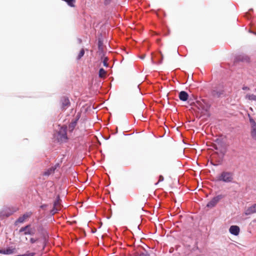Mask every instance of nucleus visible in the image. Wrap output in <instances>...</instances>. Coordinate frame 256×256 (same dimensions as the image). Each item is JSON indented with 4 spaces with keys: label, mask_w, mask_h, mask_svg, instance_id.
<instances>
[{
    "label": "nucleus",
    "mask_w": 256,
    "mask_h": 256,
    "mask_svg": "<svg viewBox=\"0 0 256 256\" xmlns=\"http://www.w3.org/2000/svg\"><path fill=\"white\" fill-rule=\"evenodd\" d=\"M216 180L226 183L231 182L234 180V174L230 172L224 171L216 177Z\"/></svg>",
    "instance_id": "obj_1"
},
{
    "label": "nucleus",
    "mask_w": 256,
    "mask_h": 256,
    "mask_svg": "<svg viewBox=\"0 0 256 256\" xmlns=\"http://www.w3.org/2000/svg\"><path fill=\"white\" fill-rule=\"evenodd\" d=\"M67 126H61L58 132L57 138L62 142H66L68 139L67 136Z\"/></svg>",
    "instance_id": "obj_2"
},
{
    "label": "nucleus",
    "mask_w": 256,
    "mask_h": 256,
    "mask_svg": "<svg viewBox=\"0 0 256 256\" xmlns=\"http://www.w3.org/2000/svg\"><path fill=\"white\" fill-rule=\"evenodd\" d=\"M249 118V121L250 124V134L252 138L256 140V122L250 116L248 115Z\"/></svg>",
    "instance_id": "obj_3"
},
{
    "label": "nucleus",
    "mask_w": 256,
    "mask_h": 256,
    "mask_svg": "<svg viewBox=\"0 0 256 256\" xmlns=\"http://www.w3.org/2000/svg\"><path fill=\"white\" fill-rule=\"evenodd\" d=\"M24 232V235H34V230L31 228L30 224H28L22 227L19 230V233Z\"/></svg>",
    "instance_id": "obj_4"
},
{
    "label": "nucleus",
    "mask_w": 256,
    "mask_h": 256,
    "mask_svg": "<svg viewBox=\"0 0 256 256\" xmlns=\"http://www.w3.org/2000/svg\"><path fill=\"white\" fill-rule=\"evenodd\" d=\"M30 242L32 244L36 242H39L40 244V246H42L43 249L46 244V238L45 236L36 238H31L30 240Z\"/></svg>",
    "instance_id": "obj_5"
},
{
    "label": "nucleus",
    "mask_w": 256,
    "mask_h": 256,
    "mask_svg": "<svg viewBox=\"0 0 256 256\" xmlns=\"http://www.w3.org/2000/svg\"><path fill=\"white\" fill-rule=\"evenodd\" d=\"M60 102L62 110H65L70 106V104L68 98L66 96L62 97L60 99Z\"/></svg>",
    "instance_id": "obj_6"
},
{
    "label": "nucleus",
    "mask_w": 256,
    "mask_h": 256,
    "mask_svg": "<svg viewBox=\"0 0 256 256\" xmlns=\"http://www.w3.org/2000/svg\"><path fill=\"white\" fill-rule=\"evenodd\" d=\"M80 118V114H78L76 118L72 120L70 123L69 124L68 126V130L69 132H73L74 129L75 128L76 126L77 125L78 121V120L79 118Z\"/></svg>",
    "instance_id": "obj_7"
},
{
    "label": "nucleus",
    "mask_w": 256,
    "mask_h": 256,
    "mask_svg": "<svg viewBox=\"0 0 256 256\" xmlns=\"http://www.w3.org/2000/svg\"><path fill=\"white\" fill-rule=\"evenodd\" d=\"M61 208L60 200L59 196H58L56 200H55L54 204V207L51 211V213L52 214H56L58 211L60 210Z\"/></svg>",
    "instance_id": "obj_8"
},
{
    "label": "nucleus",
    "mask_w": 256,
    "mask_h": 256,
    "mask_svg": "<svg viewBox=\"0 0 256 256\" xmlns=\"http://www.w3.org/2000/svg\"><path fill=\"white\" fill-rule=\"evenodd\" d=\"M32 214L31 212H26L22 216H20L14 222L15 225H17L19 223L24 222L27 219L30 218Z\"/></svg>",
    "instance_id": "obj_9"
},
{
    "label": "nucleus",
    "mask_w": 256,
    "mask_h": 256,
    "mask_svg": "<svg viewBox=\"0 0 256 256\" xmlns=\"http://www.w3.org/2000/svg\"><path fill=\"white\" fill-rule=\"evenodd\" d=\"M222 198L223 196L222 195H218L216 196H215L208 203L206 206L208 208H212Z\"/></svg>",
    "instance_id": "obj_10"
},
{
    "label": "nucleus",
    "mask_w": 256,
    "mask_h": 256,
    "mask_svg": "<svg viewBox=\"0 0 256 256\" xmlns=\"http://www.w3.org/2000/svg\"><path fill=\"white\" fill-rule=\"evenodd\" d=\"M256 213V203L248 207L244 210V214L246 216H249Z\"/></svg>",
    "instance_id": "obj_11"
},
{
    "label": "nucleus",
    "mask_w": 256,
    "mask_h": 256,
    "mask_svg": "<svg viewBox=\"0 0 256 256\" xmlns=\"http://www.w3.org/2000/svg\"><path fill=\"white\" fill-rule=\"evenodd\" d=\"M229 231L231 234L238 236L240 233V229L237 226H232L229 229Z\"/></svg>",
    "instance_id": "obj_12"
},
{
    "label": "nucleus",
    "mask_w": 256,
    "mask_h": 256,
    "mask_svg": "<svg viewBox=\"0 0 256 256\" xmlns=\"http://www.w3.org/2000/svg\"><path fill=\"white\" fill-rule=\"evenodd\" d=\"M236 61L249 62L250 61V58L248 56L240 55V56H238L236 58Z\"/></svg>",
    "instance_id": "obj_13"
},
{
    "label": "nucleus",
    "mask_w": 256,
    "mask_h": 256,
    "mask_svg": "<svg viewBox=\"0 0 256 256\" xmlns=\"http://www.w3.org/2000/svg\"><path fill=\"white\" fill-rule=\"evenodd\" d=\"M188 97V93L184 91H182L179 94V98L182 101H186Z\"/></svg>",
    "instance_id": "obj_14"
},
{
    "label": "nucleus",
    "mask_w": 256,
    "mask_h": 256,
    "mask_svg": "<svg viewBox=\"0 0 256 256\" xmlns=\"http://www.w3.org/2000/svg\"><path fill=\"white\" fill-rule=\"evenodd\" d=\"M56 169V166H52L50 168L48 169L46 171L44 172V175L46 176H48L52 174H53Z\"/></svg>",
    "instance_id": "obj_15"
},
{
    "label": "nucleus",
    "mask_w": 256,
    "mask_h": 256,
    "mask_svg": "<svg viewBox=\"0 0 256 256\" xmlns=\"http://www.w3.org/2000/svg\"><path fill=\"white\" fill-rule=\"evenodd\" d=\"M195 106L198 108L199 110H206L204 104L200 101H196Z\"/></svg>",
    "instance_id": "obj_16"
},
{
    "label": "nucleus",
    "mask_w": 256,
    "mask_h": 256,
    "mask_svg": "<svg viewBox=\"0 0 256 256\" xmlns=\"http://www.w3.org/2000/svg\"><path fill=\"white\" fill-rule=\"evenodd\" d=\"M132 256H150V255L145 250L144 252H135Z\"/></svg>",
    "instance_id": "obj_17"
},
{
    "label": "nucleus",
    "mask_w": 256,
    "mask_h": 256,
    "mask_svg": "<svg viewBox=\"0 0 256 256\" xmlns=\"http://www.w3.org/2000/svg\"><path fill=\"white\" fill-rule=\"evenodd\" d=\"M98 74H99V76L100 78H104L106 76V72L105 71V70L104 68H100V70H99Z\"/></svg>",
    "instance_id": "obj_18"
},
{
    "label": "nucleus",
    "mask_w": 256,
    "mask_h": 256,
    "mask_svg": "<svg viewBox=\"0 0 256 256\" xmlns=\"http://www.w3.org/2000/svg\"><path fill=\"white\" fill-rule=\"evenodd\" d=\"M68 6L71 7H74V3L76 2V0H64Z\"/></svg>",
    "instance_id": "obj_19"
},
{
    "label": "nucleus",
    "mask_w": 256,
    "mask_h": 256,
    "mask_svg": "<svg viewBox=\"0 0 256 256\" xmlns=\"http://www.w3.org/2000/svg\"><path fill=\"white\" fill-rule=\"evenodd\" d=\"M246 98L248 99L249 100L256 101V96L253 94H247L246 96Z\"/></svg>",
    "instance_id": "obj_20"
},
{
    "label": "nucleus",
    "mask_w": 256,
    "mask_h": 256,
    "mask_svg": "<svg viewBox=\"0 0 256 256\" xmlns=\"http://www.w3.org/2000/svg\"><path fill=\"white\" fill-rule=\"evenodd\" d=\"M222 94H223V92L221 91L220 92H217L216 90H214L212 92V95L214 96L219 97Z\"/></svg>",
    "instance_id": "obj_21"
},
{
    "label": "nucleus",
    "mask_w": 256,
    "mask_h": 256,
    "mask_svg": "<svg viewBox=\"0 0 256 256\" xmlns=\"http://www.w3.org/2000/svg\"><path fill=\"white\" fill-rule=\"evenodd\" d=\"M84 50L82 48L80 52H79V54H78V56L77 59L78 60L82 58V57L84 56Z\"/></svg>",
    "instance_id": "obj_22"
},
{
    "label": "nucleus",
    "mask_w": 256,
    "mask_h": 256,
    "mask_svg": "<svg viewBox=\"0 0 256 256\" xmlns=\"http://www.w3.org/2000/svg\"><path fill=\"white\" fill-rule=\"evenodd\" d=\"M34 252H27L26 254L22 255H18L19 256H34Z\"/></svg>",
    "instance_id": "obj_23"
},
{
    "label": "nucleus",
    "mask_w": 256,
    "mask_h": 256,
    "mask_svg": "<svg viewBox=\"0 0 256 256\" xmlns=\"http://www.w3.org/2000/svg\"><path fill=\"white\" fill-rule=\"evenodd\" d=\"M4 254H12L13 253V250L8 248H7L6 250H4Z\"/></svg>",
    "instance_id": "obj_24"
},
{
    "label": "nucleus",
    "mask_w": 256,
    "mask_h": 256,
    "mask_svg": "<svg viewBox=\"0 0 256 256\" xmlns=\"http://www.w3.org/2000/svg\"><path fill=\"white\" fill-rule=\"evenodd\" d=\"M108 58L107 57H105L103 60V64L104 66L108 67Z\"/></svg>",
    "instance_id": "obj_25"
},
{
    "label": "nucleus",
    "mask_w": 256,
    "mask_h": 256,
    "mask_svg": "<svg viewBox=\"0 0 256 256\" xmlns=\"http://www.w3.org/2000/svg\"><path fill=\"white\" fill-rule=\"evenodd\" d=\"M164 180V178L163 176H159L158 181V182L156 184H157L159 182H162Z\"/></svg>",
    "instance_id": "obj_26"
},
{
    "label": "nucleus",
    "mask_w": 256,
    "mask_h": 256,
    "mask_svg": "<svg viewBox=\"0 0 256 256\" xmlns=\"http://www.w3.org/2000/svg\"><path fill=\"white\" fill-rule=\"evenodd\" d=\"M110 0H105L104 3H105V4H107L110 3Z\"/></svg>",
    "instance_id": "obj_27"
},
{
    "label": "nucleus",
    "mask_w": 256,
    "mask_h": 256,
    "mask_svg": "<svg viewBox=\"0 0 256 256\" xmlns=\"http://www.w3.org/2000/svg\"><path fill=\"white\" fill-rule=\"evenodd\" d=\"M4 250H0V254H4Z\"/></svg>",
    "instance_id": "obj_28"
},
{
    "label": "nucleus",
    "mask_w": 256,
    "mask_h": 256,
    "mask_svg": "<svg viewBox=\"0 0 256 256\" xmlns=\"http://www.w3.org/2000/svg\"><path fill=\"white\" fill-rule=\"evenodd\" d=\"M160 52V54L161 56H162V60L163 58H164V55L162 54V53L161 52Z\"/></svg>",
    "instance_id": "obj_29"
},
{
    "label": "nucleus",
    "mask_w": 256,
    "mask_h": 256,
    "mask_svg": "<svg viewBox=\"0 0 256 256\" xmlns=\"http://www.w3.org/2000/svg\"><path fill=\"white\" fill-rule=\"evenodd\" d=\"M243 90H249V88H248V87H244L242 88Z\"/></svg>",
    "instance_id": "obj_30"
},
{
    "label": "nucleus",
    "mask_w": 256,
    "mask_h": 256,
    "mask_svg": "<svg viewBox=\"0 0 256 256\" xmlns=\"http://www.w3.org/2000/svg\"><path fill=\"white\" fill-rule=\"evenodd\" d=\"M10 214H6V216L8 217V216H9Z\"/></svg>",
    "instance_id": "obj_31"
},
{
    "label": "nucleus",
    "mask_w": 256,
    "mask_h": 256,
    "mask_svg": "<svg viewBox=\"0 0 256 256\" xmlns=\"http://www.w3.org/2000/svg\"><path fill=\"white\" fill-rule=\"evenodd\" d=\"M45 206H46V205H42V206H40V208H44Z\"/></svg>",
    "instance_id": "obj_32"
}]
</instances>
